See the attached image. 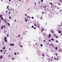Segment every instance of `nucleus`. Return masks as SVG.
I'll return each instance as SVG.
<instances>
[{
  "label": "nucleus",
  "instance_id": "nucleus-1",
  "mask_svg": "<svg viewBox=\"0 0 62 62\" xmlns=\"http://www.w3.org/2000/svg\"><path fill=\"white\" fill-rule=\"evenodd\" d=\"M4 41H5V42H7L8 41V40H6V39H7L6 37H4Z\"/></svg>",
  "mask_w": 62,
  "mask_h": 62
},
{
  "label": "nucleus",
  "instance_id": "nucleus-2",
  "mask_svg": "<svg viewBox=\"0 0 62 62\" xmlns=\"http://www.w3.org/2000/svg\"><path fill=\"white\" fill-rule=\"evenodd\" d=\"M37 26L38 27V28H40V24H37Z\"/></svg>",
  "mask_w": 62,
  "mask_h": 62
},
{
  "label": "nucleus",
  "instance_id": "nucleus-3",
  "mask_svg": "<svg viewBox=\"0 0 62 62\" xmlns=\"http://www.w3.org/2000/svg\"><path fill=\"white\" fill-rule=\"evenodd\" d=\"M28 17H26V19H25V21L26 22H27V20H28Z\"/></svg>",
  "mask_w": 62,
  "mask_h": 62
},
{
  "label": "nucleus",
  "instance_id": "nucleus-4",
  "mask_svg": "<svg viewBox=\"0 0 62 62\" xmlns=\"http://www.w3.org/2000/svg\"><path fill=\"white\" fill-rule=\"evenodd\" d=\"M3 17V16H2V15H0V18H1V17Z\"/></svg>",
  "mask_w": 62,
  "mask_h": 62
},
{
  "label": "nucleus",
  "instance_id": "nucleus-5",
  "mask_svg": "<svg viewBox=\"0 0 62 62\" xmlns=\"http://www.w3.org/2000/svg\"><path fill=\"white\" fill-rule=\"evenodd\" d=\"M42 55L43 57H45V55L44 54H42Z\"/></svg>",
  "mask_w": 62,
  "mask_h": 62
},
{
  "label": "nucleus",
  "instance_id": "nucleus-6",
  "mask_svg": "<svg viewBox=\"0 0 62 62\" xmlns=\"http://www.w3.org/2000/svg\"><path fill=\"white\" fill-rule=\"evenodd\" d=\"M59 32H58V33H59L60 34L61 33V31H60L58 30Z\"/></svg>",
  "mask_w": 62,
  "mask_h": 62
},
{
  "label": "nucleus",
  "instance_id": "nucleus-7",
  "mask_svg": "<svg viewBox=\"0 0 62 62\" xmlns=\"http://www.w3.org/2000/svg\"><path fill=\"white\" fill-rule=\"evenodd\" d=\"M49 44V43L48 42H47V44H46V45L48 46Z\"/></svg>",
  "mask_w": 62,
  "mask_h": 62
},
{
  "label": "nucleus",
  "instance_id": "nucleus-8",
  "mask_svg": "<svg viewBox=\"0 0 62 62\" xmlns=\"http://www.w3.org/2000/svg\"><path fill=\"white\" fill-rule=\"evenodd\" d=\"M44 28H43V29H42V30H41V31H44Z\"/></svg>",
  "mask_w": 62,
  "mask_h": 62
},
{
  "label": "nucleus",
  "instance_id": "nucleus-9",
  "mask_svg": "<svg viewBox=\"0 0 62 62\" xmlns=\"http://www.w3.org/2000/svg\"><path fill=\"white\" fill-rule=\"evenodd\" d=\"M50 58H48V60L49 61H50Z\"/></svg>",
  "mask_w": 62,
  "mask_h": 62
},
{
  "label": "nucleus",
  "instance_id": "nucleus-10",
  "mask_svg": "<svg viewBox=\"0 0 62 62\" xmlns=\"http://www.w3.org/2000/svg\"><path fill=\"white\" fill-rule=\"evenodd\" d=\"M49 37L50 38L51 37V34H49Z\"/></svg>",
  "mask_w": 62,
  "mask_h": 62
},
{
  "label": "nucleus",
  "instance_id": "nucleus-11",
  "mask_svg": "<svg viewBox=\"0 0 62 62\" xmlns=\"http://www.w3.org/2000/svg\"><path fill=\"white\" fill-rule=\"evenodd\" d=\"M6 49V47H5V46H4L3 48V49Z\"/></svg>",
  "mask_w": 62,
  "mask_h": 62
},
{
  "label": "nucleus",
  "instance_id": "nucleus-12",
  "mask_svg": "<svg viewBox=\"0 0 62 62\" xmlns=\"http://www.w3.org/2000/svg\"><path fill=\"white\" fill-rule=\"evenodd\" d=\"M0 57H1V59H2L3 58V56L2 55H1L0 56Z\"/></svg>",
  "mask_w": 62,
  "mask_h": 62
},
{
  "label": "nucleus",
  "instance_id": "nucleus-13",
  "mask_svg": "<svg viewBox=\"0 0 62 62\" xmlns=\"http://www.w3.org/2000/svg\"><path fill=\"white\" fill-rule=\"evenodd\" d=\"M57 47H55V49L56 50H57Z\"/></svg>",
  "mask_w": 62,
  "mask_h": 62
},
{
  "label": "nucleus",
  "instance_id": "nucleus-14",
  "mask_svg": "<svg viewBox=\"0 0 62 62\" xmlns=\"http://www.w3.org/2000/svg\"><path fill=\"white\" fill-rule=\"evenodd\" d=\"M3 26H2L1 27V29H3Z\"/></svg>",
  "mask_w": 62,
  "mask_h": 62
},
{
  "label": "nucleus",
  "instance_id": "nucleus-15",
  "mask_svg": "<svg viewBox=\"0 0 62 62\" xmlns=\"http://www.w3.org/2000/svg\"><path fill=\"white\" fill-rule=\"evenodd\" d=\"M53 60L51 58V60H50V61H53Z\"/></svg>",
  "mask_w": 62,
  "mask_h": 62
},
{
  "label": "nucleus",
  "instance_id": "nucleus-16",
  "mask_svg": "<svg viewBox=\"0 0 62 62\" xmlns=\"http://www.w3.org/2000/svg\"><path fill=\"white\" fill-rule=\"evenodd\" d=\"M55 38H59V37L58 36H56Z\"/></svg>",
  "mask_w": 62,
  "mask_h": 62
},
{
  "label": "nucleus",
  "instance_id": "nucleus-17",
  "mask_svg": "<svg viewBox=\"0 0 62 62\" xmlns=\"http://www.w3.org/2000/svg\"><path fill=\"white\" fill-rule=\"evenodd\" d=\"M3 26V27L5 29L6 28H5V26L4 25V26Z\"/></svg>",
  "mask_w": 62,
  "mask_h": 62
},
{
  "label": "nucleus",
  "instance_id": "nucleus-18",
  "mask_svg": "<svg viewBox=\"0 0 62 62\" xmlns=\"http://www.w3.org/2000/svg\"><path fill=\"white\" fill-rule=\"evenodd\" d=\"M3 50H0V51L1 52H2V51H3Z\"/></svg>",
  "mask_w": 62,
  "mask_h": 62
},
{
  "label": "nucleus",
  "instance_id": "nucleus-19",
  "mask_svg": "<svg viewBox=\"0 0 62 62\" xmlns=\"http://www.w3.org/2000/svg\"><path fill=\"white\" fill-rule=\"evenodd\" d=\"M11 45L13 46H14V44H11Z\"/></svg>",
  "mask_w": 62,
  "mask_h": 62
},
{
  "label": "nucleus",
  "instance_id": "nucleus-20",
  "mask_svg": "<svg viewBox=\"0 0 62 62\" xmlns=\"http://www.w3.org/2000/svg\"><path fill=\"white\" fill-rule=\"evenodd\" d=\"M54 59H55V60H57L56 58L55 57L54 58Z\"/></svg>",
  "mask_w": 62,
  "mask_h": 62
},
{
  "label": "nucleus",
  "instance_id": "nucleus-21",
  "mask_svg": "<svg viewBox=\"0 0 62 62\" xmlns=\"http://www.w3.org/2000/svg\"><path fill=\"white\" fill-rule=\"evenodd\" d=\"M3 18H1V20H3Z\"/></svg>",
  "mask_w": 62,
  "mask_h": 62
},
{
  "label": "nucleus",
  "instance_id": "nucleus-22",
  "mask_svg": "<svg viewBox=\"0 0 62 62\" xmlns=\"http://www.w3.org/2000/svg\"><path fill=\"white\" fill-rule=\"evenodd\" d=\"M54 32V31H52L51 32H52V33H53V32Z\"/></svg>",
  "mask_w": 62,
  "mask_h": 62
},
{
  "label": "nucleus",
  "instance_id": "nucleus-23",
  "mask_svg": "<svg viewBox=\"0 0 62 62\" xmlns=\"http://www.w3.org/2000/svg\"><path fill=\"white\" fill-rule=\"evenodd\" d=\"M43 46V45H42V44H41L40 45V46H41V47H42V46Z\"/></svg>",
  "mask_w": 62,
  "mask_h": 62
},
{
  "label": "nucleus",
  "instance_id": "nucleus-24",
  "mask_svg": "<svg viewBox=\"0 0 62 62\" xmlns=\"http://www.w3.org/2000/svg\"><path fill=\"white\" fill-rule=\"evenodd\" d=\"M51 40H54L53 39V38H52L51 39Z\"/></svg>",
  "mask_w": 62,
  "mask_h": 62
},
{
  "label": "nucleus",
  "instance_id": "nucleus-25",
  "mask_svg": "<svg viewBox=\"0 0 62 62\" xmlns=\"http://www.w3.org/2000/svg\"><path fill=\"white\" fill-rule=\"evenodd\" d=\"M31 27H32V28H33L34 27V26H31Z\"/></svg>",
  "mask_w": 62,
  "mask_h": 62
},
{
  "label": "nucleus",
  "instance_id": "nucleus-26",
  "mask_svg": "<svg viewBox=\"0 0 62 62\" xmlns=\"http://www.w3.org/2000/svg\"><path fill=\"white\" fill-rule=\"evenodd\" d=\"M59 1H60V2H62V0H59Z\"/></svg>",
  "mask_w": 62,
  "mask_h": 62
},
{
  "label": "nucleus",
  "instance_id": "nucleus-27",
  "mask_svg": "<svg viewBox=\"0 0 62 62\" xmlns=\"http://www.w3.org/2000/svg\"><path fill=\"white\" fill-rule=\"evenodd\" d=\"M9 18L10 19H11V17H9Z\"/></svg>",
  "mask_w": 62,
  "mask_h": 62
},
{
  "label": "nucleus",
  "instance_id": "nucleus-28",
  "mask_svg": "<svg viewBox=\"0 0 62 62\" xmlns=\"http://www.w3.org/2000/svg\"><path fill=\"white\" fill-rule=\"evenodd\" d=\"M56 42H57V43H58V42L56 40Z\"/></svg>",
  "mask_w": 62,
  "mask_h": 62
},
{
  "label": "nucleus",
  "instance_id": "nucleus-29",
  "mask_svg": "<svg viewBox=\"0 0 62 62\" xmlns=\"http://www.w3.org/2000/svg\"><path fill=\"white\" fill-rule=\"evenodd\" d=\"M51 46H53V45L52 44H51Z\"/></svg>",
  "mask_w": 62,
  "mask_h": 62
},
{
  "label": "nucleus",
  "instance_id": "nucleus-30",
  "mask_svg": "<svg viewBox=\"0 0 62 62\" xmlns=\"http://www.w3.org/2000/svg\"><path fill=\"white\" fill-rule=\"evenodd\" d=\"M20 46L22 48L23 47V46H22L21 45H20Z\"/></svg>",
  "mask_w": 62,
  "mask_h": 62
},
{
  "label": "nucleus",
  "instance_id": "nucleus-31",
  "mask_svg": "<svg viewBox=\"0 0 62 62\" xmlns=\"http://www.w3.org/2000/svg\"><path fill=\"white\" fill-rule=\"evenodd\" d=\"M6 20H5V22H4L5 23H6Z\"/></svg>",
  "mask_w": 62,
  "mask_h": 62
},
{
  "label": "nucleus",
  "instance_id": "nucleus-32",
  "mask_svg": "<svg viewBox=\"0 0 62 62\" xmlns=\"http://www.w3.org/2000/svg\"><path fill=\"white\" fill-rule=\"evenodd\" d=\"M34 29H35V30H36V28L35 27H34Z\"/></svg>",
  "mask_w": 62,
  "mask_h": 62
},
{
  "label": "nucleus",
  "instance_id": "nucleus-33",
  "mask_svg": "<svg viewBox=\"0 0 62 62\" xmlns=\"http://www.w3.org/2000/svg\"><path fill=\"white\" fill-rule=\"evenodd\" d=\"M12 60H14V58H12Z\"/></svg>",
  "mask_w": 62,
  "mask_h": 62
},
{
  "label": "nucleus",
  "instance_id": "nucleus-34",
  "mask_svg": "<svg viewBox=\"0 0 62 62\" xmlns=\"http://www.w3.org/2000/svg\"><path fill=\"white\" fill-rule=\"evenodd\" d=\"M34 25H35V26H36V23L34 24Z\"/></svg>",
  "mask_w": 62,
  "mask_h": 62
},
{
  "label": "nucleus",
  "instance_id": "nucleus-35",
  "mask_svg": "<svg viewBox=\"0 0 62 62\" xmlns=\"http://www.w3.org/2000/svg\"><path fill=\"white\" fill-rule=\"evenodd\" d=\"M8 25L10 26V24L9 23H8Z\"/></svg>",
  "mask_w": 62,
  "mask_h": 62
},
{
  "label": "nucleus",
  "instance_id": "nucleus-36",
  "mask_svg": "<svg viewBox=\"0 0 62 62\" xmlns=\"http://www.w3.org/2000/svg\"><path fill=\"white\" fill-rule=\"evenodd\" d=\"M15 22H16V20H14Z\"/></svg>",
  "mask_w": 62,
  "mask_h": 62
},
{
  "label": "nucleus",
  "instance_id": "nucleus-37",
  "mask_svg": "<svg viewBox=\"0 0 62 62\" xmlns=\"http://www.w3.org/2000/svg\"><path fill=\"white\" fill-rule=\"evenodd\" d=\"M61 51V49H60L59 50V51L60 52Z\"/></svg>",
  "mask_w": 62,
  "mask_h": 62
},
{
  "label": "nucleus",
  "instance_id": "nucleus-38",
  "mask_svg": "<svg viewBox=\"0 0 62 62\" xmlns=\"http://www.w3.org/2000/svg\"><path fill=\"white\" fill-rule=\"evenodd\" d=\"M31 18L32 19H34V17H31Z\"/></svg>",
  "mask_w": 62,
  "mask_h": 62
},
{
  "label": "nucleus",
  "instance_id": "nucleus-39",
  "mask_svg": "<svg viewBox=\"0 0 62 62\" xmlns=\"http://www.w3.org/2000/svg\"><path fill=\"white\" fill-rule=\"evenodd\" d=\"M14 54H15V55H16V53H14Z\"/></svg>",
  "mask_w": 62,
  "mask_h": 62
},
{
  "label": "nucleus",
  "instance_id": "nucleus-40",
  "mask_svg": "<svg viewBox=\"0 0 62 62\" xmlns=\"http://www.w3.org/2000/svg\"><path fill=\"white\" fill-rule=\"evenodd\" d=\"M55 55H57V54L55 53Z\"/></svg>",
  "mask_w": 62,
  "mask_h": 62
},
{
  "label": "nucleus",
  "instance_id": "nucleus-41",
  "mask_svg": "<svg viewBox=\"0 0 62 62\" xmlns=\"http://www.w3.org/2000/svg\"><path fill=\"white\" fill-rule=\"evenodd\" d=\"M10 55H8V57H10Z\"/></svg>",
  "mask_w": 62,
  "mask_h": 62
},
{
  "label": "nucleus",
  "instance_id": "nucleus-42",
  "mask_svg": "<svg viewBox=\"0 0 62 62\" xmlns=\"http://www.w3.org/2000/svg\"><path fill=\"white\" fill-rule=\"evenodd\" d=\"M38 44L37 43H36V44H35V45H37Z\"/></svg>",
  "mask_w": 62,
  "mask_h": 62
},
{
  "label": "nucleus",
  "instance_id": "nucleus-43",
  "mask_svg": "<svg viewBox=\"0 0 62 62\" xmlns=\"http://www.w3.org/2000/svg\"><path fill=\"white\" fill-rule=\"evenodd\" d=\"M20 35H18V37H20Z\"/></svg>",
  "mask_w": 62,
  "mask_h": 62
},
{
  "label": "nucleus",
  "instance_id": "nucleus-44",
  "mask_svg": "<svg viewBox=\"0 0 62 62\" xmlns=\"http://www.w3.org/2000/svg\"><path fill=\"white\" fill-rule=\"evenodd\" d=\"M48 41L49 42H50L51 41V40H49Z\"/></svg>",
  "mask_w": 62,
  "mask_h": 62
},
{
  "label": "nucleus",
  "instance_id": "nucleus-45",
  "mask_svg": "<svg viewBox=\"0 0 62 62\" xmlns=\"http://www.w3.org/2000/svg\"><path fill=\"white\" fill-rule=\"evenodd\" d=\"M57 60H59V58H57Z\"/></svg>",
  "mask_w": 62,
  "mask_h": 62
},
{
  "label": "nucleus",
  "instance_id": "nucleus-46",
  "mask_svg": "<svg viewBox=\"0 0 62 62\" xmlns=\"http://www.w3.org/2000/svg\"><path fill=\"white\" fill-rule=\"evenodd\" d=\"M60 3H58V5H60Z\"/></svg>",
  "mask_w": 62,
  "mask_h": 62
},
{
  "label": "nucleus",
  "instance_id": "nucleus-47",
  "mask_svg": "<svg viewBox=\"0 0 62 62\" xmlns=\"http://www.w3.org/2000/svg\"><path fill=\"white\" fill-rule=\"evenodd\" d=\"M9 0V2H10V1H11V0Z\"/></svg>",
  "mask_w": 62,
  "mask_h": 62
},
{
  "label": "nucleus",
  "instance_id": "nucleus-48",
  "mask_svg": "<svg viewBox=\"0 0 62 62\" xmlns=\"http://www.w3.org/2000/svg\"><path fill=\"white\" fill-rule=\"evenodd\" d=\"M50 4H51V5H52V3H50Z\"/></svg>",
  "mask_w": 62,
  "mask_h": 62
},
{
  "label": "nucleus",
  "instance_id": "nucleus-49",
  "mask_svg": "<svg viewBox=\"0 0 62 62\" xmlns=\"http://www.w3.org/2000/svg\"><path fill=\"white\" fill-rule=\"evenodd\" d=\"M41 2H42L43 1V0H41Z\"/></svg>",
  "mask_w": 62,
  "mask_h": 62
},
{
  "label": "nucleus",
  "instance_id": "nucleus-50",
  "mask_svg": "<svg viewBox=\"0 0 62 62\" xmlns=\"http://www.w3.org/2000/svg\"><path fill=\"white\" fill-rule=\"evenodd\" d=\"M11 13L10 12H9V14H10Z\"/></svg>",
  "mask_w": 62,
  "mask_h": 62
},
{
  "label": "nucleus",
  "instance_id": "nucleus-51",
  "mask_svg": "<svg viewBox=\"0 0 62 62\" xmlns=\"http://www.w3.org/2000/svg\"><path fill=\"white\" fill-rule=\"evenodd\" d=\"M9 6H7V8H8L9 7Z\"/></svg>",
  "mask_w": 62,
  "mask_h": 62
},
{
  "label": "nucleus",
  "instance_id": "nucleus-52",
  "mask_svg": "<svg viewBox=\"0 0 62 62\" xmlns=\"http://www.w3.org/2000/svg\"><path fill=\"white\" fill-rule=\"evenodd\" d=\"M12 45V44H10V46H11Z\"/></svg>",
  "mask_w": 62,
  "mask_h": 62
},
{
  "label": "nucleus",
  "instance_id": "nucleus-53",
  "mask_svg": "<svg viewBox=\"0 0 62 62\" xmlns=\"http://www.w3.org/2000/svg\"><path fill=\"white\" fill-rule=\"evenodd\" d=\"M49 44V45H50L49 46H51V45H50L51 44Z\"/></svg>",
  "mask_w": 62,
  "mask_h": 62
},
{
  "label": "nucleus",
  "instance_id": "nucleus-54",
  "mask_svg": "<svg viewBox=\"0 0 62 62\" xmlns=\"http://www.w3.org/2000/svg\"><path fill=\"white\" fill-rule=\"evenodd\" d=\"M61 26H62V22H61Z\"/></svg>",
  "mask_w": 62,
  "mask_h": 62
},
{
  "label": "nucleus",
  "instance_id": "nucleus-55",
  "mask_svg": "<svg viewBox=\"0 0 62 62\" xmlns=\"http://www.w3.org/2000/svg\"><path fill=\"white\" fill-rule=\"evenodd\" d=\"M38 3L39 4H40V2H38Z\"/></svg>",
  "mask_w": 62,
  "mask_h": 62
},
{
  "label": "nucleus",
  "instance_id": "nucleus-56",
  "mask_svg": "<svg viewBox=\"0 0 62 62\" xmlns=\"http://www.w3.org/2000/svg\"><path fill=\"white\" fill-rule=\"evenodd\" d=\"M44 13V12H43V13H42V14H43Z\"/></svg>",
  "mask_w": 62,
  "mask_h": 62
},
{
  "label": "nucleus",
  "instance_id": "nucleus-57",
  "mask_svg": "<svg viewBox=\"0 0 62 62\" xmlns=\"http://www.w3.org/2000/svg\"><path fill=\"white\" fill-rule=\"evenodd\" d=\"M45 7H46L45 6H44L43 7V8H45Z\"/></svg>",
  "mask_w": 62,
  "mask_h": 62
},
{
  "label": "nucleus",
  "instance_id": "nucleus-58",
  "mask_svg": "<svg viewBox=\"0 0 62 62\" xmlns=\"http://www.w3.org/2000/svg\"><path fill=\"white\" fill-rule=\"evenodd\" d=\"M7 12H8V11H6V13H7Z\"/></svg>",
  "mask_w": 62,
  "mask_h": 62
},
{
  "label": "nucleus",
  "instance_id": "nucleus-59",
  "mask_svg": "<svg viewBox=\"0 0 62 62\" xmlns=\"http://www.w3.org/2000/svg\"><path fill=\"white\" fill-rule=\"evenodd\" d=\"M1 23V20H0V23Z\"/></svg>",
  "mask_w": 62,
  "mask_h": 62
},
{
  "label": "nucleus",
  "instance_id": "nucleus-60",
  "mask_svg": "<svg viewBox=\"0 0 62 62\" xmlns=\"http://www.w3.org/2000/svg\"><path fill=\"white\" fill-rule=\"evenodd\" d=\"M27 15V14H26L25 15V16H26Z\"/></svg>",
  "mask_w": 62,
  "mask_h": 62
},
{
  "label": "nucleus",
  "instance_id": "nucleus-61",
  "mask_svg": "<svg viewBox=\"0 0 62 62\" xmlns=\"http://www.w3.org/2000/svg\"><path fill=\"white\" fill-rule=\"evenodd\" d=\"M40 18L41 19H42V18H41L40 17Z\"/></svg>",
  "mask_w": 62,
  "mask_h": 62
},
{
  "label": "nucleus",
  "instance_id": "nucleus-62",
  "mask_svg": "<svg viewBox=\"0 0 62 62\" xmlns=\"http://www.w3.org/2000/svg\"><path fill=\"white\" fill-rule=\"evenodd\" d=\"M5 53H4V54H5Z\"/></svg>",
  "mask_w": 62,
  "mask_h": 62
},
{
  "label": "nucleus",
  "instance_id": "nucleus-63",
  "mask_svg": "<svg viewBox=\"0 0 62 62\" xmlns=\"http://www.w3.org/2000/svg\"><path fill=\"white\" fill-rule=\"evenodd\" d=\"M61 35H62V33H61Z\"/></svg>",
  "mask_w": 62,
  "mask_h": 62
},
{
  "label": "nucleus",
  "instance_id": "nucleus-64",
  "mask_svg": "<svg viewBox=\"0 0 62 62\" xmlns=\"http://www.w3.org/2000/svg\"><path fill=\"white\" fill-rule=\"evenodd\" d=\"M21 42H20V44H21Z\"/></svg>",
  "mask_w": 62,
  "mask_h": 62
}]
</instances>
